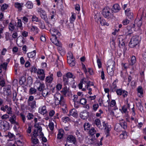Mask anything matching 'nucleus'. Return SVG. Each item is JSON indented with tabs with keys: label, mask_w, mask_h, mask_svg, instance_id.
Masks as SVG:
<instances>
[{
	"label": "nucleus",
	"mask_w": 146,
	"mask_h": 146,
	"mask_svg": "<svg viewBox=\"0 0 146 146\" xmlns=\"http://www.w3.org/2000/svg\"><path fill=\"white\" fill-rule=\"evenodd\" d=\"M127 136V134L126 132L125 131H123L122 133L120 134L119 135V137L121 139H124L126 138Z\"/></svg>",
	"instance_id": "473e14b6"
},
{
	"label": "nucleus",
	"mask_w": 146,
	"mask_h": 146,
	"mask_svg": "<svg viewBox=\"0 0 146 146\" xmlns=\"http://www.w3.org/2000/svg\"><path fill=\"white\" fill-rule=\"evenodd\" d=\"M38 111L39 113L43 115H44L46 113L47 111L46 106H43L40 107L38 109Z\"/></svg>",
	"instance_id": "4468645a"
},
{
	"label": "nucleus",
	"mask_w": 146,
	"mask_h": 146,
	"mask_svg": "<svg viewBox=\"0 0 146 146\" xmlns=\"http://www.w3.org/2000/svg\"><path fill=\"white\" fill-rule=\"evenodd\" d=\"M95 21L97 22L98 23L100 20H101V17L100 13H97L94 16Z\"/></svg>",
	"instance_id": "bb28decb"
},
{
	"label": "nucleus",
	"mask_w": 146,
	"mask_h": 146,
	"mask_svg": "<svg viewBox=\"0 0 146 146\" xmlns=\"http://www.w3.org/2000/svg\"><path fill=\"white\" fill-rule=\"evenodd\" d=\"M127 107L125 105L121 107V109H119V110L121 111L122 113H126L127 110Z\"/></svg>",
	"instance_id": "49530a36"
},
{
	"label": "nucleus",
	"mask_w": 146,
	"mask_h": 146,
	"mask_svg": "<svg viewBox=\"0 0 146 146\" xmlns=\"http://www.w3.org/2000/svg\"><path fill=\"white\" fill-rule=\"evenodd\" d=\"M15 26L11 23H10L9 25V31H13L15 29Z\"/></svg>",
	"instance_id": "a18cd8bd"
},
{
	"label": "nucleus",
	"mask_w": 146,
	"mask_h": 146,
	"mask_svg": "<svg viewBox=\"0 0 146 146\" xmlns=\"http://www.w3.org/2000/svg\"><path fill=\"white\" fill-rule=\"evenodd\" d=\"M122 32L123 35H128L130 34L131 33V27L127 26L122 30Z\"/></svg>",
	"instance_id": "1a4fd4ad"
},
{
	"label": "nucleus",
	"mask_w": 146,
	"mask_h": 146,
	"mask_svg": "<svg viewBox=\"0 0 146 146\" xmlns=\"http://www.w3.org/2000/svg\"><path fill=\"white\" fill-rule=\"evenodd\" d=\"M110 131V129L108 127H105L104 132L106 135V137L110 135V133L109 132Z\"/></svg>",
	"instance_id": "ea45409f"
},
{
	"label": "nucleus",
	"mask_w": 146,
	"mask_h": 146,
	"mask_svg": "<svg viewBox=\"0 0 146 146\" xmlns=\"http://www.w3.org/2000/svg\"><path fill=\"white\" fill-rule=\"evenodd\" d=\"M53 74H51L50 76L46 77L45 80L46 82L48 83H51L53 80Z\"/></svg>",
	"instance_id": "c85d7f7f"
},
{
	"label": "nucleus",
	"mask_w": 146,
	"mask_h": 146,
	"mask_svg": "<svg viewBox=\"0 0 146 146\" xmlns=\"http://www.w3.org/2000/svg\"><path fill=\"white\" fill-rule=\"evenodd\" d=\"M58 50L61 55L63 56L66 53L64 49L62 47V46L61 47H58Z\"/></svg>",
	"instance_id": "cd10ccee"
},
{
	"label": "nucleus",
	"mask_w": 146,
	"mask_h": 146,
	"mask_svg": "<svg viewBox=\"0 0 146 146\" xmlns=\"http://www.w3.org/2000/svg\"><path fill=\"white\" fill-rule=\"evenodd\" d=\"M70 115L73 116L74 117H76L78 116L77 111L74 109L71 110L70 112Z\"/></svg>",
	"instance_id": "a211bd4d"
},
{
	"label": "nucleus",
	"mask_w": 146,
	"mask_h": 146,
	"mask_svg": "<svg viewBox=\"0 0 146 146\" xmlns=\"http://www.w3.org/2000/svg\"><path fill=\"white\" fill-rule=\"evenodd\" d=\"M136 62V59L135 57L133 56L131 59V62L129 64L130 65L132 66Z\"/></svg>",
	"instance_id": "7c9ffc66"
},
{
	"label": "nucleus",
	"mask_w": 146,
	"mask_h": 146,
	"mask_svg": "<svg viewBox=\"0 0 146 146\" xmlns=\"http://www.w3.org/2000/svg\"><path fill=\"white\" fill-rule=\"evenodd\" d=\"M25 6L27 9H31L33 7V5L31 1H29L26 2Z\"/></svg>",
	"instance_id": "4be33fe9"
},
{
	"label": "nucleus",
	"mask_w": 146,
	"mask_h": 146,
	"mask_svg": "<svg viewBox=\"0 0 146 146\" xmlns=\"http://www.w3.org/2000/svg\"><path fill=\"white\" fill-rule=\"evenodd\" d=\"M63 131L62 130H60L59 131L57 135V138L59 139H61L63 136Z\"/></svg>",
	"instance_id": "f704fd0d"
},
{
	"label": "nucleus",
	"mask_w": 146,
	"mask_h": 146,
	"mask_svg": "<svg viewBox=\"0 0 146 146\" xmlns=\"http://www.w3.org/2000/svg\"><path fill=\"white\" fill-rule=\"evenodd\" d=\"M99 22H100V23L102 25H106L107 26H108L109 24L107 22H106L105 19H102Z\"/></svg>",
	"instance_id": "a19ab883"
},
{
	"label": "nucleus",
	"mask_w": 146,
	"mask_h": 146,
	"mask_svg": "<svg viewBox=\"0 0 146 146\" xmlns=\"http://www.w3.org/2000/svg\"><path fill=\"white\" fill-rule=\"evenodd\" d=\"M42 94L44 97H46L48 94L49 90L48 88L44 89L42 91Z\"/></svg>",
	"instance_id": "393cba45"
},
{
	"label": "nucleus",
	"mask_w": 146,
	"mask_h": 146,
	"mask_svg": "<svg viewBox=\"0 0 146 146\" xmlns=\"http://www.w3.org/2000/svg\"><path fill=\"white\" fill-rule=\"evenodd\" d=\"M67 92L66 87L63 88L61 91L62 95L59 93H56L54 96L55 100V104L56 105H58L59 104L64 106L66 107V104L65 102V100L63 96H66V94Z\"/></svg>",
	"instance_id": "f257e3e1"
},
{
	"label": "nucleus",
	"mask_w": 146,
	"mask_h": 146,
	"mask_svg": "<svg viewBox=\"0 0 146 146\" xmlns=\"http://www.w3.org/2000/svg\"><path fill=\"white\" fill-rule=\"evenodd\" d=\"M33 134L31 136V143L34 145H36L39 143V141L38 139L37 138V137L38 136V129H35L34 130Z\"/></svg>",
	"instance_id": "7ed1b4c3"
},
{
	"label": "nucleus",
	"mask_w": 146,
	"mask_h": 146,
	"mask_svg": "<svg viewBox=\"0 0 146 146\" xmlns=\"http://www.w3.org/2000/svg\"><path fill=\"white\" fill-rule=\"evenodd\" d=\"M80 115L82 119H86L88 117V112L87 111L84 110L80 113Z\"/></svg>",
	"instance_id": "9b49d317"
},
{
	"label": "nucleus",
	"mask_w": 146,
	"mask_h": 146,
	"mask_svg": "<svg viewBox=\"0 0 146 146\" xmlns=\"http://www.w3.org/2000/svg\"><path fill=\"white\" fill-rule=\"evenodd\" d=\"M38 25L41 29H43L45 28V27L44 22L43 21L42 22L40 20L39 21Z\"/></svg>",
	"instance_id": "c03bdc74"
},
{
	"label": "nucleus",
	"mask_w": 146,
	"mask_h": 146,
	"mask_svg": "<svg viewBox=\"0 0 146 146\" xmlns=\"http://www.w3.org/2000/svg\"><path fill=\"white\" fill-rule=\"evenodd\" d=\"M23 4L22 3H20L18 2H16L15 3V6L16 8L18 9L19 11H21L23 6Z\"/></svg>",
	"instance_id": "f3484780"
},
{
	"label": "nucleus",
	"mask_w": 146,
	"mask_h": 146,
	"mask_svg": "<svg viewBox=\"0 0 146 146\" xmlns=\"http://www.w3.org/2000/svg\"><path fill=\"white\" fill-rule=\"evenodd\" d=\"M56 67L58 69H60L63 67V63L60 60H56Z\"/></svg>",
	"instance_id": "aec40b11"
},
{
	"label": "nucleus",
	"mask_w": 146,
	"mask_h": 146,
	"mask_svg": "<svg viewBox=\"0 0 146 146\" xmlns=\"http://www.w3.org/2000/svg\"><path fill=\"white\" fill-rule=\"evenodd\" d=\"M111 63L110 65H108V66L107 70L108 74L111 76L113 75L114 73V70L115 68L114 62L113 61L110 62Z\"/></svg>",
	"instance_id": "20e7f679"
},
{
	"label": "nucleus",
	"mask_w": 146,
	"mask_h": 146,
	"mask_svg": "<svg viewBox=\"0 0 146 146\" xmlns=\"http://www.w3.org/2000/svg\"><path fill=\"white\" fill-rule=\"evenodd\" d=\"M117 40L119 42V43H123V41H125L124 37L123 35H121L118 36Z\"/></svg>",
	"instance_id": "c9c22d12"
},
{
	"label": "nucleus",
	"mask_w": 146,
	"mask_h": 146,
	"mask_svg": "<svg viewBox=\"0 0 146 146\" xmlns=\"http://www.w3.org/2000/svg\"><path fill=\"white\" fill-rule=\"evenodd\" d=\"M139 37L137 36H134L131 38L129 43V46L131 48H133L139 43Z\"/></svg>",
	"instance_id": "423d86ee"
},
{
	"label": "nucleus",
	"mask_w": 146,
	"mask_h": 146,
	"mask_svg": "<svg viewBox=\"0 0 146 146\" xmlns=\"http://www.w3.org/2000/svg\"><path fill=\"white\" fill-rule=\"evenodd\" d=\"M121 7L117 3L114 4L112 6L111 11L114 13L118 12L121 10Z\"/></svg>",
	"instance_id": "9d476101"
},
{
	"label": "nucleus",
	"mask_w": 146,
	"mask_h": 146,
	"mask_svg": "<svg viewBox=\"0 0 146 146\" xmlns=\"http://www.w3.org/2000/svg\"><path fill=\"white\" fill-rule=\"evenodd\" d=\"M90 127V125L89 123H85L84 125V127L85 130H88Z\"/></svg>",
	"instance_id": "58836bf2"
},
{
	"label": "nucleus",
	"mask_w": 146,
	"mask_h": 146,
	"mask_svg": "<svg viewBox=\"0 0 146 146\" xmlns=\"http://www.w3.org/2000/svg\"><path fill=\"white\" fill-rule=\"evenodd\" d=\"M36 90L32 87H31L30 88L29 90V93L30 94H36Z\"/></svg>",
	"instance_id": "72a5a7b5"
},
{
	"label": "nucleus",
	"mask_w": 146,
	"mask_h": 146,
	"mask_svg": "<svg viewBox=\"0 0 146 146\" xmlns=\"http://www.w3.org/2000/svg\"><path fill=\"white\" fill-rule=\"evenodd\" d=\"M63 80L64 82V84L65 86L68 84V79L65 75L63 76Z\"/></svg>",
	"instance_id": "4c0bfd02"
},
{
	"label": "nucleus",
	"mask_w": 146,
	"mask_h": 146,
	"mask_svg": "<svg viewBox=\"0 0 146 146\" xmlns=\"http://www.w3.org/2000/svg\"><path fill=\"white\" fill-rule=\"evenodd\" d=\"M27 103L28 106H30L32 109L35 108L36 107V102L35 100Z\"/></svg>",
	"instance_id": "412c9836"
},
{
	"label": "nucleus",
	"mask_w": 146,
	"mask_h": 146,
	"mask_svg": "<svg viewBox=\"0 0 146 146\" xmlns=\"http://www.w3.org/2000/svg\"><path fill=\"white\" fill-rule=\"evenodd\" d=\"M72 16L70 17V24L73 26V23L76 19V14L74 13H72Z\"/></svg>",
	"instance_id": "c756f323"
},
{
	"label": "nucleus",
	"mask_w": 146,
	"mask_h": 146,
	"mask_svg": "<svg viewBox=\"0 0 146 146\" xmlns=\"http://www.w3.org/2000/svg\"><path fill=\"white\" fill-rule=\"evenodd\" d=\"M67 141L76 145V140L75 136L72 135H68L67 138Z\"/></svg>",
	"instance_id": "6e6552de"
},
{
	"label": "nucleus",
	"mask_w": 146,
	"mask_h": 146,
	"mask_svg": "<svg viewBox=\"0 0 146 146\" xmlns=\"http://www.w3.org/2000/svg\"><path fill=\"white\" fill-rule=\"evenodd\" d=\"M6 111L8 114H11L12 113V108L11 107H9V108L6 110Z\"/></svg>",
	"instance_id": "e2e57ef3"
},
{
	"label": "nucleus",
	"mask_w": 146,
	"mask_h": 146,
	"mask_svg": "<svg viewBox=\"0 0 146 146\" xmlns=\"http://www.w3.org/2000/svg\"><path fill=\"white\" fill-rule=\"evenodd\" d=\"M65 76L67 77L68 78H75V76H74L73 74L71 73L70 72H68L66 74Z\"/></svg>",
	"instance_id": "e433bc0d"
},
{
	"label": "nucleus",
	"mask_w": 146,
	"mask_h": 146,
	"mask_svg": "<svg viewBox=\"0 0 146 146\" xmlns=\"http://www.w3.org/2000/svg\"><path fill=\"white\" fill-rule=\"evenodd\" d=\"M35 128L38 129V136L40 138H41L42 141L44 142H46L47 141L46 138L44 136L43 133L42 132V128L39 125L36 126L35 125Z\"/></svg>",
	"instance_id": "39448f33"
},
{
	"label": "nucleus",
	"mask_w": 146,
	"mask_h": 146,
	"mask_svg": "<svg viewBox=\"0 0 146 146\" xmlns=\"http://www.w3.org/2000/svg\"><path fill=\"white\" fill-rule=\"evenodd\" d=\"M8 6L6 3L3 4L1 6V9L2 11H4L7 9Z\"/></svg>",
	"instance_id": "09e8293b"
},
{
	"label": "nucleus",
	"mask_w": 146,
	"mask_h": 146,
	"mask_svg": "<svg viewBox=\"0 0 146 146\" xmlns=\"http://www.w3.org/2000/svg\"><path fill=\"white\" fill-rule=\"evenodd\" d=\"M111 9L108 7H105L102 11V14L104 17L108 19L113 17V12Z\"/></svg>",
	"instance_id": "f03ea898"
},
{
	"label": "nucleus",
	"mask_w": 146,
	"mask_h": 146,
	"mask_svg": "<svg viewBox=\"0 0 146 146\" xmlns=\"http://www.w3.org/2000/svg\"><path fill=\"white\" fill-rule=\"evenodd\" d=\"M37 11L40 13L41 18L44 19L46 22H47L48 19L45 11L42 10L41 8H39L38 9Z\"/></svg>",
	"instance_id": "0eeeda50"
},
{
	"label": "nucleus",
	"mask_w": 146,
	"mask_h": 146,
	"mask_svg": "<svg viewBox=\"0 0 146 146\" xmlns=\"http://www.w3.org/2000/svg\"><path fill=\"white\" fill-rule=\"evenodd\" d=\"M36 51L35 50H34L33 52H31L27 53V55L28 57L29 58H34L36 55Z\"/></svg>",
	"instance_id": "a878e982"
},
{
	"label": "nucleus",
	"mask_w": 146,
	"mask_h": 146,
	"mask_svg": "<svg viewBox=\"0 0 146 146\" xmlns=\"http://www.w3.org/2000/svg\"><path fill=\"white\" fill-rule=\"evenodd\" d=\"M13 97L12 98L13 100L14 101H17L18 99L16 98V97L17 96V93L15 92L13 93Z\"/></svg>",
	"instance_id": "338daca9"
},
{
	"label": "nucleus",
	"mask_w": 146,
	"mask_h": 146,
	"mask_svg": "<svg viewBox=\"0 0 146 146\" xmlns=\"http://www.w3.org/2000/svg\"><path fill=\"white\" fill-rule=\"evenodd\" d=\"M129 22V21L126 19H124L122 21V23L124 25H126L128 24Z\"/></svg>",
	"instance_id": "69168bd1"
},
{
	"label": "nucleus",
	"mask_w": 146,
	"mask_h": 146,
	"mask_svg": "<svg viewBox=\"0 0 146 146\" xmlns=\"http://www.w3.org/2000/svg\"><path fill=\"white\" fill-rule=\"evenodd\" d=\"M97 58V62L99 68H100L102 67V63L100 60L98 58V56H96Z\"/></svg>",
	"instance_id": "3c124183"
},
{
	"label": "nucleus",
	"mask_w": 146,
	"mask_h": 146,
	"mask_svg": "<svg viewBox=\"0 0 146 146\" xmlns=\"http://www.w3.org/2000/svg\"><path fill=\"white\" fill-rule=\"evenodd\" d=\"M48 126L50 129L52 131L53 130L54 127V125L53 123L51 122L49 123Z\"/></svg>",
	"instance_id": "0e129e2a"
},
{
	"label": "nucleus",
	"mask_w": 146,
	"mask_h": 146,
	"mask_svg": "<svg viewBox=\"0 0 146 146\" xmlns=\"http://www.w3.org/2000/svg\"><path fill=\"white\" fill-rule=\"evenodd\" d=\"M15 119L13 118H10L9 120L11 124H15L16 125H18V123L16 122Z\"/></svg>",
	"instance_id": "4d7b16f0"
},
{
	"label": "nucleus",
	"mask_w": 146,
	"mask_h": 146,
	"mask_svg": "<svg viewBox=\"0 0 146 146\" xmlns=\"http://www.w3.org/2000/svg\"><path fill=\"white\" fill-rule=\"evenodd\" d=\"M116 105V102L114 100H112L111 102L110 106L111 107H113Z\"/></svg>",
	"instance_id": "774afa93"
},
{
	"label": "nucleus",
	"mask_w": 146,
	"mask_h": 146,
	"mask_svg": "<svg viewBox=\"0 0 146 146\" xmlns=\"http://www.w3.org/2000/svg\"><path fill=\"white\" fill-rule=\"evenodd\" d=\"M119 125L124 129H125L127 128L126 122L123 119H122L119 121Z\"/></svg>",
	"instance_id": "dca6fc26"
},
{
	"label": "nucleus",
	"mask_w": 146,
	"mask_h": 146,
	"mask_svg": "<svg viewBox=\"0 0 146 146\" xmlns=\"http://www.w3.org/2000/svg\"><path fill=\"white\" fill-rule=\"evenodd\" d=\"M51 35L52 36V38H53V40H54V39L57 38L56 35L60 36L61 35V34L58 30H56L54 33ZM52 40H53V39Z\"/></svg>",
	"instance_id": "5701e85b"
},
{
	"label": "nucleus",
	"mask_w": 146,
	"mask_h": 146,
	"mask_svg": "<svg viewBox=\"0 0 146 146\" xmlns=\"http://www.w3.org/2000/svg\"><path fill=\"white\" fill-rule=\"evenodd\" d=\"M27 83L28 84L31 85L33 82V79L31 77H29L27 79Z\"/></svg>",
	"instance_id": "6e6d98bb"
},
{
	"label": "nucleus",
	"mask_w": 146,
	"mask_h": 146,
	"mask_svg": "<svg viewBox=\"0 0 146 146\" xmlns=\"http://www.w3.org/2000/svg\"><path fill=\"white\" fill-rule=\"evenodd\" d=\"M82 105L85 104L86 102V100L85 98H82L80 99L79 102Z\"/></svg>",
	"instance_id": "052dcab7"
},
{
	"label": "nucleus",
	"mask_w": 146,
	"mask_h": 146,
	"mask_svg": "<svg viewBox=\"0 0 146 146\" xmlns=\"http://www.w3.org/2000/svg\"><path fill=\"white\" fill-rule=\"evenodd\" d=\"M96 131L93 127H92L89 130V133L90 135H93L94 134Z\"/></svg>",
	"instance_id": "680f3d73"
},
{
	"label": "nucleus",
	"mask_w": 146,
	"mask_h": 146,
	"mask_svg": "<svg viewBox=\"0 0 146 146\" xmlns=\"http://www.w3.org/2000/svg\"><path fill=\"white\" fill-rule=\"evenodd\" d=\"M34 117V115L30 113H28L27 116L28 119L29 120H30L33 119V118Z\"/></svg>",
	"instance_id": "8fccbe9b"
},
{
	"label": "nucleus",
	"mask_w": 146,
	"mask_h": 146,
	"mask_svg": "<svg viewBox=\"0 0 146 146\" xmlns=\"http://www.w3.org/2000/svg\"><path fill=\"white\" fill-rule=\"evenodd\" d=\"M14 135L10 132H9L7 134L5 135L6 137H8L10 139H11L14 137Z\"/></svg>",
	"instance_id": "603ef678"
},
{
	"label": "nucleus",
	"mask_w": 146,
	"mask_h": 146,
	"mask_svg": "<svg viewBox=\"0 0 146 146\" xmlns=\"http://www.w3.org/2000/svg\"><path fill=\"white\" fill-rule=\"evenodd\" d=\"M7 62H4L3 64L0 65V67L1 68H3L5 70H6L7 68Z\"/></svg>",
	"instance_id": "de8ad7c7"
},
{
	"label": "nucleus",
	"mask_w": 146,
	"mask_h": 146,
	"mask_svg": "<svg viewBox=\"0 0 146 146\" xmlns=\"http://www.w3.org/2000/svg\"><path fill=\"white\" fill-rule=\"evenodd\" d=\"M36 73L40 75H43L44 74V72L42 69H39L38 70Z\"/></svg>",
	"instance_id": "bf43d9fd"
},
{
	"label": "nucleus",
	"mask_w": 146,
	"mask_h": 146,
	"mask_svg": "<svg viewBox=\"0 0 146 146\" xmlns=\"http://www.w3.org/2000/svg\"><path fill=\"white\" fill-rule=\"evenodd\" d=\"M130 19H131L133 18V14L131 12L126 13L125 14Z\"/></svg>",
	"instance_id": "864d4df0"
},
{
	"label": "nucleus",
	"mask_w": 146,
	"mask_h": 146,
	"mask_svg": "<svg viewBox=\"0 0 146 146\" xmlns=\"http://www.w3.org/2000/svg\"><path fill=\"white\" fill-rule=\"evenodd\" d=\"M68 63L71 66H73L75 65L74 58H72L70 59H67Z\"/></svg>",
	"instance_id": "6ab92c4d"
},
{
	"label": "nucleus",
	"mask_w": 146,
	"mask_h": 146,
	"mask_svg": "<svg viewBox=\"0 0 146 146\" xmlns=\"http://www.w3.org/2000/svg\"><path fill=\"white\" fill-rule=\"evenodd\" d=\"M142 19V17H141V18L138 21L137 19H136L135 21V23L137 24V25L138 27H140L142 24V21H141V20Z\"/></svg>",
	"instance_id": "79ce46f5"
},
{
	"label": "nucleus",
	"mask_w": 146,
	"mask_h": 146,
	"mask_svg": "<svg viewBox=\"0 0 146 146\" xmlns=\"http://www.w3.org/2000/svg\"><path fill=\"white\" fill-rule=\"evenodd\" d=\"M1 126L3 127V129L5 130L8 129L9 128V123L6 121H1Z\"/></svg>",
	"instance_id": "f8f14e48"
},
{
	"label": "nucleus",
	"mask_w": 146,
	"mask_h": 146,
	"mask_svg": "<svg viewBox=\"0 0 146 146\" xmlns=\"http://www.w3.org/2000/svg\"><path fill=\"white\" fill-rule=\"evenodd\" d=\"M123 90L122 89H117L116 92L117 94L118 95H121L122 94V92H123Z\"/></svg>",
	"instance_id": "5fc2aeb1"
},
{
	"label": "nucleus",
	"mask_w": 146,
	"mask_h": 146,
	"mask_svg": "<svg viewBox=\"0 0 146 146\" xmlns=\"http://www.w3.org/2000/svg\"><path fill=\"white\" fill-rule=\"evenodd\" d=\"M32 19V21L33 22L36 21V22H39V21L38 18L35 15H34L33 16Z\"/></svg>",
	"instance_id": "13d9d810"
},
{
	"label": "nucleus",
	"mask_w": 146,
	"mask_h": 146,
	"mask_svg": "<svg viewBox=\"0 0 146 146\" xmlns=\"http://www.w3.org/2000/svg\"><path fill=\"white\" fill-rule=\"evenodd\" d=\"M138 96L140 98L143 97V90L141 86H139L137 88Z\"/></svg>",
	"instance_id": "ddd939ff"
},
{
	"label": "nucleus",
	"mask_w": 146,
	"mask_h": 146,
	"mask_svg": "<svg viewBox=\"0 0 146 146\" xmlns=\"http://www.w3.org/2000/svg\"><path fill=\"white\" fill-rule=\"evenodd\" d=\"M117 85L115 82H114L113 83L111 86L110 90L113 92L116 91L117 90Z\"/></svg>",
	"instance_id": "b1692460"
},
{
	"label": "nucleus",
	"mask_w": 146,
	"mask_h": 146,
	"mask_svg": "<svg viewBox=\"0 0 146 146\" xmlns=\"http://www.w3.org/2000/svg\"><path fill=\"white\" fill-rule=\"evenodd\" d=\"M38 84L39 85V86L37 88L38 90L40 91H41L43 90L44 87V84L41 83L40 82H38Z\"/></svg>",
	"instance_id": "2f4dec72"
},
{
	"label": "nucleus",
	"mask_w": 146,
	"mask_h": 146,
	"mask_svg": "<svg viewBox=\"0 0 146 146\" xmlns=\"http://www.w3.org/2000/svg\"><path fill=\"white\" fill-rule=\"evenodd\" d=\"M95 123L97 126L99 128L101 126V125L100 120L99 119H96L95 121Z\"/></svg>",
	"instance_id": "37998d69"
},
{
	"label": "nucleus",
	"mask_w": 146,
	"mask_h": 146,
	"mask_svg": "<svg viewBox=\"0 0 146 146\" xmlns=\"http://www.w3.org/2000/svg\"><path fill=\"white\" fill-rule=\"evenodd\" d=\"M53 38H51L50 40L52 42L56 45V46H58V47H61L62 46V44L58 40L57 38L56 39H54V40H52Z\"/></svg>",
	"instance_id": "2eb2a0df"
}]
</instances>
